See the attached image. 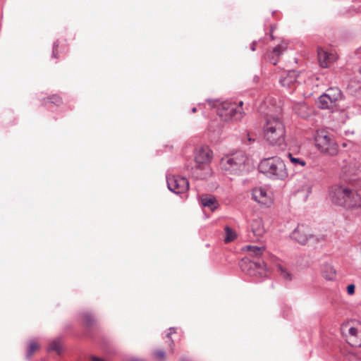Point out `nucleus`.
<instances>
[{"instance_id":"9","label":"nucleus","mask_w":361,"mask_h":361,"mask_svg":"<svg viewBox=\"0 0 361 361\" xmlns=\"http://www.w3.org/2000/svg\"><path fill=\"white\" fill-rule=\"evenodd\" d=\"M240 266L243 271H246L250 275L255 274L252 271L255 269H257L260 275L265 274L267 270V265L263 261L254 262L248 260L247 259H243Z\"/></svg>"},{"instance_id":"18","label":"nucleus","mask_w":361,"mask_h":361,"mask_svg":"<svg viewBox=\"0 0 361 361\" xmlns=\"http://www.w3.org/2000/svg\"><path fill=\"white\" fill-rule=\"evenodd\" d=\"M295 113L300 117L306 118L311 114V109L305 103L297 104L294 107Z\"/></svg>"},{"instance_id":"41","label":"nucleus","mask_w":361,"mask_h":361,"mask_svg":"<svg viewBox=\"0 0 361 361\" xmlns=\"http://www.w3.org/2000/svg\"><path fill=\"white\" fill-rule=\"evenodd\" d=\"M360 74H361V67H360Z\"/></svg>"},{"instance_id":"7","label":"nucleus","mask_w":361,"mask_h":361,"mask_svg":"<svg viewBox=\"0 0 361 361\" xmlns=\"http://www.w3.org/2000/svg\"><path fill=\"white\" fill-rule=\"evenodd\" d=\"M168 188L176 194L183 193L189 188L187 178L180 176H171L167 177Z\"/></svg>"},{"instance_id":"34","label":"nucleus","mask_w":361,"mask_h":361,"mask_svg":"<svg viewBox=\"0 0 361 361\" xmlns=\"http://www.w3.org/2000/svg\"><path fill=\"white\" fill-rule=\"evenodd\" d=\"M58 46H59V43H58V41H56L54 43V48H53V53H52V56L54 57H56V48Z\"/></svg>"},{"instance_id":"31","label":"nucleus","mask_w":361,"mask_h":361,"mask_svg":"<svg viewBox=\"0 0 361 361\" xmlns=\"http://www.w3.org/2000/svg\"><path fill=\"white\" fill-rule=\"evenodd\" d=\"M49 100L50 102L59 105L61 102V99L58 96H52L51 97L49 98Z\"/></svg>"},{"instance_id":"12","label":"nucleus","mask_w":361,"mask_h":361,"mask_svg":"<svg viewBox=\"0 0 361 361\" xmlns=\"http://www.w3.org/2000/svg\"><path fill=\"white\" fill-rule=\"evenodd\" d=\"M252 198L262 204L269 205L271 203V200L268 195L267 190L262 188L253 190Z\"/></svg>"},{"instance_id":"33","label":"nucleus","mask_w":361,"mask_h":361,"mask_svg":"<svg viewBox=\"0 0 361 361\" xmlns=\"http://www.w3.org/2000/svg\"><path fill=\"white\" fill-rule=\"evenodd\" d=\"M355 178H351L350 179V181H353L355 180L356 178H360V177L361 176V169H359L357 170L355 174Z\"/></svg>"},{"instance_id":"8","label":"nucleus","mask_w":361,"mask_h":361,"mask_svg":"<svg viewBox=\"0 0 361 361\" xmlns=\"http://www.w3.org/2000/svg\"><path fill=\"white\" fill-rule=\"evenodd\" d=\"M212 157V152L210 149L207 147H201L197 149L195 152V161L196 163V169H204L203 164H208L210 162Z\"/></svg>"},{"instance_id":"21","label":"nucleus","mask_w":361,"mask_h":361,"mask_svg":"<svg viewBox=\"0 0 361 361\" xmlns=\"http://www.w3.org/2000/svg\"><path fill=\"white\" fill-rule=\"evenodd\" d=\"M325 94L336 104L339 99H342V92L337 87H330L329 89L327 90L326 93Z\"/></svg>"},{"instance_id":"25","label":"nucleus","mask_w":361,"mask_h":361,"mask_svg":"<svg viewBox=\"0 0 361 361\" xmlns=\"http://www.w3.org/2000/svg\"><path fill=\"white\" fill-rule=\"evenodd\" d=\"M226 236L224 238L225 243H228L234 240L236 238L235 232L228 226L225 227Z\"/></svg>"},{"instance_id":"15","label":"nucleus","mask_w":361,"mask_h":361,"mask_svg":"<svg viewBox=\"0 0 361 361\" xmlns=\"http://www.w3.org/2000/svg\"><path fill=\"white\" fill-rule=\"evenodd\" d=\"M251 231L254 236L257 238L262 237L265 233V230L260 219H254L251 223Z\"/></svg>"},{"instance_id":"42","label":"nucleus","mask_w":361,"mask_h":361,"mask_svg":"<svg viewBox=\"0 0 361 361\" xmlns=\"http://www.w3.org/2000/svg\"><path fill=\"white\" fill-rule=\"evenodd\" d=\"M182 361H185V360H182Z\"/></svg>"},{"instance_id":"16","label":"nucleus","mask_w":361,"mask_h":361,"mask_svg":"<svg viewBox=\"0 0 361 361\" xmlns=\"http://www.w3.org/2000/svg\"><path fill=\"white\" fill-rule=\"evenodd\" d=\"M321 272L322 276L326 280L333 281L336 279V270L329 264H324L322 265Z\"/></svg>"},{"instance_id":"27","label":"nucleus","mask_w":361,"mask_h":361,"mask_svg":"<svg viewBox=\"0 0 361 361\" xmlns=\"http://www.w3.org/2000/svg\"><path fill=\"white\" fill-rule=\"evenodd\" d=\"M83 321L87 326H90L94 324L95 319L90 313H84Z\"/></svg>"},{"instance_id":"2","label":"nucleus","mask_w":361,"mask_h":361,"mask_svg":"<svg viewBox=\"0 0 361 361\" xmlns=\"http://www.w3.org/2000/svg\"><path fill=\"white\" fill-rule=\"evenodd\" d=\"M264 139L271 145H281L285 142L286 128L279 116L268 115L263 126Z\"/></svg>"},{"instance_id":"35","label":"nucleus","mask_w":361,"mask_h":361,"mask_svg":"<svg viewBox=\"0 0 361 361\" xmlns=\"http://www.w3.org/2000/svg\"><path fill=\"white\" fill-rule=\"evenodd\" d=\"M90 361H105V360L100 357H96V356H91Z\"/></svg>"},{"instance_id":"17","label":"nucleus","mask_w":361,"mask_h":361,"mask_svg":"<svg viewBox=\"0 0 361 361\" xmlns=\"http://www.w3.org/2000/svg\"><path fill=\"white\" fill-rule=\"evenodd\" d=\"M317 105L319 108L323 109H332L337 104L329 98L326 94L321 95L317 100Z\"/></svg>"},{"instance_id":"1","label":"nucleus","mask_w":361,"mask_h":361,"mask_svg":"<svg viewBox=\"0 0 361 361\" xmlns=\"http://www.w3.org/2000/svg\"><path fill=\"white\" fill-rule=\"evenodd\" d=\"M329 195L334 204L350 209H358L361 204L360 197L357 192L344 185L332 186Z\"/></svg>"},{"instance_id":"20","label":"nucleus","mask_w":361,"mask_h":361,"mask_svg":"<svg viewBox=\"0 0 361 361\" xmlns=\"http://www.w3.org/2000/svg\"><path fill=\"white\" fill-rule=\"evenodd\" d=\"M286 50V48L281 45H278L274 48L273 51L268 55L270 63L276 65L278 62L279 57Z\"/></svg>"},{"instance_id":"14","label":"nucleus","mask_w":361,"mask_h":361,"mask_svg":"<svg viewBox=\"0 0 361 361\" xmlns=\"http://www.w3.org/2000/svg\"><path fill=\"white\" fill-rule=\"evenodd\" d=\"M200 201L203 207L209 208L214 211L218 207V202L216 198L211 195H203L200 197Z\"/></svg>"},{"instance_id":"22","label":"nucleus","mask_w":361,"mask_h":361,"mask_svg":"<svg viewBox=\"0 0 361 361\" xmlns=\"http://www.w3.org/2000/svg\"><path fill=\"white\" fill-rule=\"evenodd\" d=\"M348 334L350 337L348 338V342L350 345L355 347L361 346V342H357L355 341V338L357 336V329L355 327H350L348 329Z\"/></svg>"},{"instance_id":"3","label":"nucleus","mask_w":361,"mask_h":361,"mask_svg":"<svg viewBox=\"0 0 361 361\" xmlns=\"http://www.w3.org/2000/svg\"><path fill=\"white\" fill-rule=\"evenodd\" d=\"M258 169L259 172L274 180H284L288 176L284 161L276 157L264 159Z\"/></svg>"},{"instance_id":"5","label":"nucleus","mask_w":361,"mask_h":361,"mask_svg":"<svg viewBox=\"0 0 361 361\" xmlns=\"http://www.w3.org/2000/svg\"><path fill=\"white\" fill-rule=\"evenodd\" d=\"M243 104L242 101L238 103V105L230 102H221L217 106V114L225 121H239L245 114L242 110Z\"/></svg>"},{"instance_id":"32","label":"nucleus","mask_w":361,"mask_h":361,"mask_svg":"<svg viewBox=\"0 0 361 361\" xmlns=\"http://www.w3.org/2000/svg\"><path fill=\"white\" fill-rule=\"evenodd\" d=\"M347 292L349 295H353L355 293V285H348L347 287Z\"/></svg>"},{"instance_id":"11","label":"nucleus","mask_w":361,"mask_h":361,"mask_svg":"<svg viewBox=\"0 0 361 361\" xmlns=\"http://www.w3.org/2000/svg\"><path fill=\"white\" fill-rule=\"evenodd\" d=\"M318 60L320 66L327 68L331 63L336 60V56L331 52H328L322 48L317 50Z\"/></svg>"},{"instance_id":"38","label":"nucleus","mask_w":361,"mask_h":361,"mask_svg":"<svg viewBox=\"0 0 361 361\" xmlns=\"http://www.w3.org/2000/svg\"><path fill=\"white\" fill-rule=\"evenodd\" d=\"M347 327H348V325H347V324H344V325H343V326H342V327H341V331H342V333H343V334H344V333H345V330H346Z\"/></svg>"},{"instance_id":"36","label":"nucleus","mask_w":361,"mask_h":361,"mask_svg":"<svg viewBox=\"0 0 361 361\" xmlns=\"http://www.w3.org/2000/svg\"><path fill=\"white\" fill-rule=\"evenodd\" d=\"M256 44H257V42H255V41L252 43L251 47H250V49L252 51H255Z\"/></svg>"},{"instance_id":"26","label":"nucleus","mask_w":361,"mask_h":361,"mask_svg":"<svg viewBox=\"0 0 361 361\" xmlns=\"http://www.w3.org/2000/svg\"><path fill=\"white\" fill-rule=\"evenodd\" d=\"M169 332L166 334V342L169 343V345L171 348V352H173L174 343L171 338V335L176 333V329L173 327H171L169 329Z\"/></svg>"},{"instance_id":"4","label":"nucleus","mask_w":361,"mask_h":361,"mask_svg":"<svg viewBox=\"0 0 361 361\" xmlns=\"http://www.w3.org/2000/svg\"><path fill=\"white\" fill-rule=\"evenodd\" d=\"M317 149L322 154L334 157L338 152V145L333 135L324 129L317 130L314 135Z\"/></svg>"},{"instance_id":"37","label":"nucleus","mask_w":361,"mask_h":361,"mask_svg":"<svg viewBox=\"0 0 361 361\" xmlns=\"http://www.w3.org/2000/svg\"><path fill=\"white\" fill-rule=\"evenodd\" d=\"M193 176L195 177L196 178H204V176L203 175H198V174H195V171L193 172Z\"/></svg>"},{"instance_id":"28","label":"nucleus","mask_w":361,"mask_h":361,"mask_svg":"<svg viewBox=\"0 0 361 361\" xmlns=\"http://www.w3.org/2000/svg\"><path fill=\"white\" fill-rule=\"evenodd\" d=\"M288 156L291 163L293 164H294L295 166H298H298H300L302 167L305 166L306 162L303 159H302L300 158L293 157V155L290 153H288Z\"/></svg>"},{"instance_id":"24","label":"nucleus","mask_w":361,"mask_h":361,"mask_svg":"<svg viewBox=\"0 0 361 361\" xmlns=\"http://www.w3.org/2000/svg\"><path fill=\"white\" fill-rule=\"evenodd\" d=\"M39 349V345L35 341H30L26 351L25 357L30 359L34 353Z\"/></svg>"},{"instance_id":"39","label":"nucleus","mask_w":361,"mask_h":361,"mask_svg":"<svg viewBox=\"0 0 361 361\" xmlns=\"http://www.w3.org/2000/svg\"><path fill=\"white\" fill-rule=\"evenodd\" d=\"M247 140L250 142H253L255 140H252L249 135H247Z\"/></svg>"},{"instance_id":"23","label":"nucleus","mask_w":361,"mask_h":361,"mask_svg":"<svg viewBox=\"0 0 361 361\" xmlns=\"http://www.w3.org/2000/svg\"><path fill=\"white\" fill-rule=\"evenodd\" d=\"M244 250L249 251L252 257H259L265 250L264 246L258 247L254 245H247L243 248Z\"/></svg>"},{"instance_id":"6","label":"nucleus","mask_w":361,"mask_h":361,"mask_svg":"<svg viewBox=\"0 0 361 361\" xmlns=\"http://www.w3.org/2000/svg\"><path fill=\"white\" fill-rule=\"evenodd\" d=\"M246 161L244 154L239 152L223 158L221 166L225 171L238 173L245 169Z\"/></svg>"},{"instance_id":"19","label":"nucleus","mask_w":361,"mask_h":361,"mask_svg":"<svg viewBox=\"0 0 361 361\" xmlns=\"http://www.w3.org/2000/svg\"><path fill=\"white\" fill-rule=\"evenodd\" d=\"M47 351H55L58 355H61L63 352L61 338H56L50 341L47 347Z\"/></svg>"},{"instance_id":"29","label":"nucleus","mask_w":361,"mask_h":361,"mask_svg":"<svg viewBox=\"0 0 361 361\" xmlns=\"http://www.w3.org/2000/svg\"><path fill=\"white\" fill-rule=\"evenodd\" d=\"M278 271L280 272L281 276L286 280L290 281L292 279L291 274L287 269L281 265H278Z\"/></svg>"},{"instance_id":"10","label":"nucleus","mask_w":361,"mask_h":361,"mask_svg":"<svg viewBox=\"0 0 361 361\" xmlns=\"http://www.w3.org/2000/svg\"><path fill=\"white\" fill-rule=\"evenodd\" d=\"M291 238L300 244L305 245L312 238L310 229L305 225H299L291 233Z\"/></svg>"},{"instance_id":"40","label":"nucleus","mask_w":361,"mask_h":361,"mask_svg":"<svg viewBox=\"0 0 361 361\" xmlns=\"http://www.w3.org/2000/svg\"><path fill=\"white\" fill-rule=\"evenodd\" d=\"M196 111H197V109H196V107H193V108L192 109V113H195V112H196Z\"/></svg>"},{"instance_id":"13","label":"nucleus","mask_w":361,"mask_h":361,"mask_svg":"<svg viewBox=\"0 0 361 361\" xmlns=\"http://www.w3.org/2000/svg\"><path fill=\"white\" fill-rule=\"evenodd\" d=\"M298 73L295 71L291 70L284 73L280 78V83L282 86L291 87L297 81Z\"/></svg>"},{"instance_id":"30","label":"nucleus","mask_w":361,"mask_h":361,"mask_svg":"<svg viewBox=\"0 0 361 361\" xmlns=\"http://www.w3.org/2000/svg\"><path fill=\"white\" fill-rule=\"evenodd\" d=\"M154 357L158 361H162L166 357V353L164 350H155L153 352Z\"/></svg>"}]
</instances>
